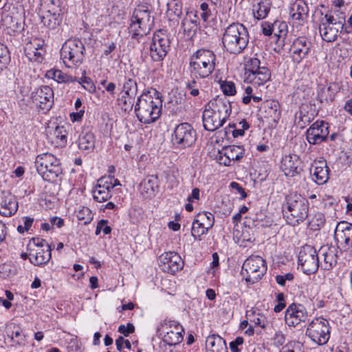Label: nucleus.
Returning <instances> with one entry per match:
<instances>
[{
  "instance_id": "f257e3e1",
  "label": "nucleus",
  "mask_w": 352,
  "mask_h": 352,
  "mask_svg": "<svg viewBox=\"0 0 352 352\" xmlns=\"http://www.w3.org/2000/svg\"><path fill=\"white\" fill-rule=\"evenodd\" d=\"M155 17L148 6L139 5L133 10L129 34L132 38H138L148 34L154 26Z\"/></svg>"
},
{
  "instance_id": "f03ea898",
  "label": "nucleus",
  "mask_w": 352,
  "mask_h": 352,
  "mask_svg": "<svg viewBox=\"0 0 352 352\" xmlns=\"http://www.w3.org/2000/svg\"><path fill=\"white\" fill-rule=\"evenodd\" d=\"M249 34L246 28L241 23H233L225 30L222 37L224 48L230 54H239L247 47Z\"/></svg>"
},
{
  "instance_id": "7ed1b4c3",
  "label": "nucleus",
  "mask_w": 352,
  "mask_h": 352,
  "mask_svg": "<svg viewBox=\"0 0 352 352\" xmlns=\"http://www.w3.org/2000/svg\"><path fill=\"white\" fill-rule=\"evenodd\" d=\"M162 107V100L158 96L143 94L138 98L135 105V112L141 122L150 124L160 118Z\"/></svg>"
},
{
  "instance_id": "20e7f679",
  "label": "nucleus",
  "mask_w": 352,
  "mask_h": 352,
  "mask_svg": "<svg viewBox=\"0 0 352 352\" xmlns=\"http://www.w3.org/2000/svg\"><path fill=\"white\" fill-rule=\"evenodd\" d=\"M285 201V217L289 224L294 226L307 218L309 202L307 199L297 192H290Z\"/></svg>"
},
{
  "instance_id": "39448f33",
  "label": "nucleus",
  "mask_w": 352,
  "mask_h": 352,
  "mask_svg": "<svg viewBox=\"0 0 352 352\" xmlns=\"http://www.w3.org/2000/svg\"><path fill=\"white\" fill-rule=\"evenodd\" d=\"M215 65V54L210 50L199 49L190 57V72L196 77L204 78L213 72Z\"/></svg>"
},
{
  "instance_id": "423d86ee",
  "label": "nucleus",
  "mask_w": 352,
  "mask_h": 352,
  "mask_svg": "<svg viewBox=\"0 0 352 352\" xmlns=\"http://www.w3.org/2000/svg\"><path fill=\"white\" fill-rule=\"evenodd\" d=\"M35 167L42 178L47 182H56L63 174L60 161L51 153L38 155L35 159Z\"/></svg>"
},
{
  "instance_id": "0eeeda50",
  "label": "nucleus",
  "mask_w": 352,
  "mask_h": 352,
  "mask_svg": "<svg viewBox=\"0 0 352 352\" xmlns=\"http://www.w3.org/2000/svg\"><path fill=\"white\" fill-rule=\"evenodd\" d=\"M85 46L79 39L66 41L60 50V58L64 65L69 68L80 65L85 58Z\"/></svg>"
},
{
  "instance_id": "6e6552de",
  "label": "nucleus",
  "mask_w": 352,
  "mask_h": 352,
  "mask_svg": "<svg viewBox=\"0 0 352 352\" xmlns=\"http://www.w3.org/2000/svg\"><path fill=\"white\" fill-rule=\"evenodd\" d=\"M344 19L336 18L329 14H325L320 20L319 32L322 38L327 42L334 41L339 32L344 28Z\"/></svg>"
},
{
  "instance_id": "1a4fd4ad",
  "label": "nucleus",
  "mask_w": 352,
  "mask_h": 352,
  "mask_svg": "<svg viewBox=\"0 0 352 352\" xmlns=\"http://www.w3.org/2000/svg\"><path fill=\"white\" fill-rule=\"evenodd\" d=\"M242 268L246 282L252 284L260 280L267 270L265 260L259 256H250L245 261Z\"/></svg>"
},
{
  "instance_id": "9d476101",
  "label": "nucleus",
  "mask_w": 352,
  "mask_h": 352,
  "mask_svg": "<svg viewBox=\"0 0 352 352\" xmlns=\"http://www.w3.org/2000/svg\"><path fill=\"white\" fill-rule=\"evenodd\" d=\"M306 335L317 344H325L330 338L329 322L323 318H315L309 323Z\"/></svg>"
},
{
  "instance_id": "9b49d317",
  "label": "nucleus",
  "mask_w": 352,
  "mask_h": 352,
  "mask_svg": "<svg viewBox=\"0 0 352 352\" xmlns=\"http://www.w3.org/2000/svg\"><path fill=\"white\" fill-rule=\"evenodd\" d=\"M298 265L306 274H314L320 266L319 255L316 249L309 245L302 246L298 254Z\"/></svg>"
},
{
  "instance_id": "f8f14e48",
  "label": "nucleus",
  "mask_w": 352,
  "mask_h": 352,
  "mask_svg": "<svg viewBox=\"0 0 352 352\" xmlns=\"http://www.w3.org/2000/svg\"><path fill=\"white\" fill-rule=\"evenodd\" d=\"M170 41L165 32L158 30L153 36L150 45V56L154 61H160L166 56Z\"/></svg>"
},
{
  "instance_id": "ddd939ff",
  "label": "nucleus",
  "mask_w": 352,
  "mask_h": 352,
  "mask_svg": "<svg viewBox=\"0 0 352 352\" xmlns=\"http://www.w3.org/2000/svg\"><path fill=\"white\" fill-rule=\"evenodd\" d=\"M196 132L190 124L184 122L176 126L173 134L175 144L182 148L190 146L196 140Z\"/></svg>"
},
{
  "instance_id": "4468645a",
  "label": "nucleus",
  "mask_w": 352,
  "mask_h": 352,
  "mask_svg": "<svg viewBox=\"0 0 352 352\" xmlns=\"http://www.w3.org/2000/svg\"><path fill=\"white\" fill-rule=\"evenodd\" d=\"M245 149L243 146L230 145L219 152L217 157L218 162L226 166H232L239 161L244 155Z\"/></svg>"
},
{
  "instance_id": "2eb2a0df",
  "label": "nucleus",
  "mask_w": 352,
  "mask_h": 352,
  "mask_svg": "<svg viewBox=\"0 0 352 352\" xmlns=\"http://www.w3.org/2000/svg\"><path fill=\"white\" fill-rule=\"evenodd\" d=\"M160 266L164 272L175 274L184 267V261L181 256L176 252H169L162 254L160 258Z\"/></svg>"
},
{
  "instance_id": "dca6fc26",
  "label": "nucleus",
  "mask_w": 352,
  "mask_h": 352,
  "mask_svg": "<svg viewBox=\"0 0 352 352\" xmlns=\"http://www.w3.org/2000/svg\"><path fill=\"white\" fill-rule=\"evenodd\" d=\"M327 123L316 121L306 131V138L311 144H318L324 141L329 135Z\"/></svg>"
},
{
  "instance_id": "f3484780",
  "label": "nucleus",
  "mask_w": 352,
  "mask_h": 352,
  "mask_svg": "<svg viewBox=\"0 0 352 352\" xmlns=\"http://www.w3.org/2000/svg\"><path fill=\"white\" fill-rule=\"evenodd\" d=\"M33 102L42 110L49 111L54 103V92L49 86H42L32 93Z\"/></svg>"
},
{
  "instance_id": "a211bd4d",
  "label": "nucleus",
  "mask_w": 352,
  "mask_h": 352,
  "mask_svg": "<svg viewBox=\"0 0 352 352\" xmlns=\"http://www.w3.org/2000/svg\"><path fill=\"white\" fill-rule=\"evenodd\" d=\"M113 178L110 177H101L98 180L92 192L94 200L102 203L110 199L111 191L116 186V184H113Z\"/></svg>"
},
{
  "instance_id": "6ab92c4d",
  "label": "nucleus",
  "mask_w": 352,
  "mask_h": 352,
  "mask_svg": "<svg viewBox=\"0 0 352 352\" xmlns=\"http://www.w3.org/2000/svg\"><path fill=\"white\" fill-rule=\"evenodd\" d=\"M307 318L305 308L301 305L292 304L285 311V322L289 327H296L301 322H305Z\"/></svg>"
},
{
  "instance_id": "aec40b11",
  "label": "nucleus",
  "mask_w": 352,
  "mask_h": 352,
  "mask_svg": "<svg viewBox=\"0 0 352 352\" xmlns=\"http://www.w3.org/2000/svg\"><path fill=\"white\" fill-rule=\"evenodd\" d=\"M338 250L335 246L323 245L319 251V259L321 268L324 270L332 269L338 262Z\"/></svg>"
},
{
  "instance_id": "412c9836",
  "label": "nucleus",
  "mask_w": 352,
  "mask_h": 352,
  "mask_svg": "<svg viewBox=\"0 0 352 352\" xmlns=\"http://www.w3.org/2000/svg\"><path fill=\"white\" fill-rule=\"evenodd\" d=\"M334 238L344 250L352 246V224L346 222L338 223L334 232Z\"/></svg>"
},
{
  "instance_id": "4be33fe9",
  "label": "nucleus",
  "mask_w": 352,
  "mask_h": 352,
  "mask_svg": "<svg viewBox=\"0 0 352 352\" xmlns=\"http://www.w3.org/2000/svg\"><path fill=\"white\" fill-rule=\"evenodd\" d=\"M311 43L304 36L295 39L291 45L290 52L294 62L299 63L310 51Z\"/></svg>"
},
{
  "instance_id": "5701e85b",
  "label": "nucleus",
  "mask_w": 352,
  "mask_h": 352,
  "mask_svg": "<svg viewBox=\"0 0 352 352\" xmlns=\"http://www.w3.org/2000/svg\"><path fill=\"white\" fill-rule=\"evenodd\" d=\"M24 51L30 60L41 62L45 52L44 41L38 38H31L25 44Z\"/></svg>"
},
{
  "instance_id": "b1692460",
  "label": "nucleus",
  "mask_w": 352,
  "mask_h": 352,
  "mask_svg": "<svg viewBox=\"0 0 352 352\" xmlns=\"http://www.w3.org/2000/svg\"><path fill=\"white\" fill-rule=\"evenodd\" d=\"M206 108L210 109L224 122L229 118L232 111L231 104L226 98H217L210 100L206 106Z\"/></svg>"
},
{
  "instance_id": "393cba45",
  "label": "nucleus",
  "mask_w": 352,
  "mask_h": 352,
  "mask_svg": "<svg viewBox=\"0 0 352 352\" xmlns=\"http://www.w3.org/2000/svg\"><path fill=\"white\" fill-rule=\"evenodd\" d=\"M18 209V203L13 195L8 192H0V214L10 217Z\"/></svg>"
},
{
  "instance_id": "a878e982",
  "label": "nucleus",
  "mask_w": 352,
  "mask_h": 352,
  "mask_svg": "<svg viewBox=\"0 0 352 352\" xmlns=\"http://www.w3.org/2000/svg\"><path fill=\"white\" fill-rule=\"evenodd\" d=\"M329 168L325 161L314 162L311 168L312 179L318 185L325 184L329 177Z\"/></svg>"
},
{
  "instance_id": "bb28decb",
  "label": "nucleus",
  "mask_w": 352,
  "mask_h": 352,
  "mask_svg": "<svg viewBox=\"0 0 352 352\" xmlns=\"http://www.w3.org/2000/svg\"><path fill=\"white\" fill-rule=\"evenodd\" d=\"M309 8L303 0H296L291 4L289 8L290 17L298 21L299 24L303 23L308 18Z\"/></svg>"
},
{
  "instance_id": "cd10ccee",
  "label": "nucleus",
  "mask_w": 352,
  "mask_h": 352,
  "mask_svg": "<svg viewBox=\"0 0 352 352\" xmlns=\"http://www.w3.org/2000/svg\"><path fill=\"white\" fill-rule=\"evenodd\" d=\"M199 17L192 10L187 11L181 23V28L188 36H192L197 32Z\"/></svg>"
},
{
  "instance_id": "c85d7f7f",
  "label": "nucleus",
  "mask_w": 352,
  "mask_h": 352,
  "mask_svg": "<svg viewBox=\"0 0 352 352\" xmlns=\"http://www.w3.org/2000/svg\"><path fill=\"white\" fill-rule=\"evenodd\" d=\"M300 163L297 155H288L283 158L281 168L286 176L293 177L299 173Z\"/></svg>"
},
{
  "instance_id": "c756f323",
  "label": "nucleus",
  "mask_w": 352,
  "mask_h": 352,
  "mask_svg": "<svg viewBox=\"0 0 352 352\" xmlns=\"http://www.w3.org/2000/svg\"><path fill=\"white\" fill-rule=\"evenodd\" d=\"M170 330L164 336V340L169 345H175L183 340V327L177 322H170Z\"/></svg>"
},
{
  "instance_id": "7c9ffc66",
  "label": "nucleus",
  "mask_w": 352,
  "mask_h": 352,
  "mask_svg": "<svg viewBox=\"0 0 352 352\" xmlns=\"http://www.w3.org/2000/svg\"><path fill=\"white\" fill-rule=\"evenodd\" d=\"M159 186L158 178L156 175H150L142 181L139 190L145 197H151L155 195Z\"/></svg>"
},
{
  "instance_id": "2f4dec72",
  "label": "nucleus",
  "mask_w": 352,
  "mask_h": 352,
  "mask_svg": "<svg viewBox=\"0 0 352 352\" xmlns=\"http://www.w3.org/2000/svg\"><path fill=\"white\" fill-rule=\"evenodd\" d=\"M202 120L204 129L209 131L217 130L224 123L222 120L217 117V114L206 107L203 112Z\"/></svg>"
},
{
  "instance_id": "473e14b6",
  "label": "nucleus",
  "mask_w": 352,
  "mask_h": 352,
  "mask_svg": "<svg viewBox=\"0 0 352 352\" xmlns=\"http://www.w3.org/2000/svg\"><path fill=\"white\" fill-rule=\"evenodd\" d=\"M49 140L57 146H64L67 144V131L64 126H56L47 131Z\"/></svg>"
},
{
  "instance_id": "72a5a7b5",
  "label": "nucleus",
  "mask_w": 352,
  "mask_h": 352,
  "mask_svg": "<svg viewBox=\"0 0 352 352\" xmlns=\"http://www.w3.org/2000/svg\"><path fill=\"white\" fill-rule=\"evenodd\" d=\"M47 249L45 250L43 248H38L34 251L30 252L29 255L31 256L30 261L34 265H45L51 258V247L46 244Z\"/></svg>"
},
{
  "instance_id": "f704fd0d",
  "label": "nucleus",
  "mask_w": 352,
  "mask_h": 352,
  "mask_svg": "<svg viewBox=\"0 0 352 352\" xmlns=\"http://www.w3.org/2000/svg\"><path fill=\"white\" fill-rule=\"evenodd\" d=\"M62 13L46 11L45 14L41 16V22L49 29L54 30L62 22Z\"/></svg>"
},
{
  "instance_id": "c9c22d12",
  "label": "nucleus",
  "mask_w": 352,
  "mask_h": 352,
  "mask_svg": "<svg viewBox=\"0 0 352 352\" xmlns=\"http://www.w3.org/2000/svg\"><path fill=\"white\" fill-rule=\"evenodd\" d=\"M206 345L210 352H224L226 349V341L219 336H209L207 338Z\"/></svg>"
},
{
  "instance_id": "e433bc0d",
  "label": "nucleus",
  "mask_w": 352,
  "mask_h": 352,
  "mask_svg": "<svg viewBox=\"0 0 352 352\" xmlns=\"http://www.w3.org/2000/svg\"><path fill=\"white\" fill-rule=\"evenodd\" d=\"M259 69L260 72H254L253 74H248L247 78L252 83L262 85L270 79L271 72L265 66H263Z\"/></svg>"
},
{
  "instance_id": "4c0bfd02",
  "label": "nucleus",
  "mask_w": 352,
  "mask_h": 352,
  "mask_svg": "<svg viewBox=\"0 0 352 352\" xmlns=\"http://www.w3.org/2000/svg\"><path fill=\"white\" fill-rule=\"evenodd\" d=\"M78 147L80 150L89 153L95 148V137L91 132H86L80 135Z\"/></svg>"
},
{
  "instance_id": "58836bf2",
  "label": "nucleus",
  "mask_w": 352,
  "mask_h": 352,
  "mask_svg": "<svg viewBox=\"0 0 352 352\" xmlns=\"http://www.w3.org/2000/svg\"><path fill=\"white\" fill-rule=\"evenodd\" d=\"M2 25L8 30V33L14 32L21 28L19 19L11 14H5L1 19Z\"/></svg>"
},
{
  "instance_id": "ea45409f",
  "label": "nucleus",
  "mask_w": 352,
  "mask_h": 352,
  "mask_svg": "<svg viewBox=\"0 0 352 352\" xmlns=\"http://www.w3.org/2000/svg\"><path fill=\"white\" fill-rule=\"evenodd\" d=\"M270 10V7L267 2H260L255 5L253 8L254 16L260 20L265 18Z\"/></svg>"
},
{
  "instance_id": "a19ab883",
  "label": "nucleus",
  "mask_w": 352,
  "mask_h": 352,
  "mask_svg": "<svg viewBox=\"0 0 352 352\" xmlns=\"http://www.w3.org/2000/svg\"><path fill=\"white\" fill-rule=\"evenodd\" d=\"M197 222H200L202 226H205V228L210 229L214 222V215L208 212H201L198 213L195 217Z\"/></svg>"
},
{
  "instance_id": "79ce46f5",
  "label": "nucleus",
  "mask_w": 352,
  "mask_h": 352,
  "mask_svg": "<svg viewBox=\"0 0 352 352\" xmlns=\"http://www.w3.org/2000/svg\"><path fill=\"white\" fill-rule=\"evenodd\" d=\"M167 14L170 17H179L182 14V3L179 0H171L167 3Z\"/></svg>"
},
{
  "instance_id": "37998d69",
  "label": "nucleus",
  "mask_w": 352,
  "mask_h": 352,
  "mask_svg": "<svg viewBox=\"0 0 352 352\" xmlns=\"http://www.w3.org/2000/svg\"><path fill=\"white\" fill-rule=\"evenodd\" d=\"M122 92L126 96H135L138 92L135 80L132 78L126 79L122 86Z\"/></svg>"
},
{
  "instance_id": "c03bdc74",
  "label": "nucleus",
  "mask_w": 352,
  "mask_h": 352,
  "mask_svg": "<svg viewBox=\"0 0 352 352\" xmlns=\"http://www.w3.org/2000/svg\"><path fill=\"white\" fill-rule=\"evenodd\" d=\"M134 98L135 96H129L123 94L118 98V104L125 112H129L133 109Z\"/></svg>"
},
{
  "instance_id": "a18cd8bd",
  "label": "nucleus",
  "mask_w": 352,
  "mask_h": 352,
  "mask_svg": "<svg viewBox=\"0 0 352 352\" xmlns=\"http://www.w3.org/2000/svg\"><path fill=\"white\" fill-rule=\"evenodd\" d=\"M50 74H52V78L54 80L57 81L58 82H74L76 80V77H73L72 76H69L66 74H64L60 70H54L48 72V75Z\"/></svg>"
},
{
  "instance_id": "49530a36",
  "label": "nucleus",
  "mask_w": 352,
  "mask_h": 352,
  "mask_svg": "<svg viewBox=\"0 0 352 352\" xmlns=\"http://www.w3.org/2000/svg\"><path fill=\"white\" fill-rule=\"evenodd\" d=\"M246 316L248 319L254 322L256 325L262 328L265 327L266 321L263 315L256 313L255 311L250 310L246 312Z\"/></svg>"
},
{
  "instance_id": "de8ad7c7",
  "label": "nucleus",
  "mask_w": 352,
  "mask_h": 352,
  "mask_svg": "<svg viewBox=\"0 0 352 352\" xmlns=\"http://www.w3.org/2000/svg\"><path fill=\"white\" fill-rule=\"evenodd\" d=\"M9 52L6 46L0 43V70L6 67L10 62Z\"/></svg>"
},
{
  "instance_id": "09e8293b",
  "label": "nucleus",
  "mask_w": 352,
  "mask_h": 352,
  "mask_svg": "<svg viewBox=\"0 0 352 352\" xmlns=\"http://www.w3.org/2000/svg\"><path fill=\"white\" fill-rule=\"evenodd\" d=\"M221 89L225 95L233 96L236 94L235 85L232 81H220Z\"/></svg>"
},
{
  "instance_id": "8fccbe9b",
  "label": "nucleus",
  "mask_w": 352,
  "mask_h": 352,
  "mask_svg": "<svg viewBox=\"0 0 352 352\" xmlns=\"http://www.w3.org/2000/svg\"><path fill=\"white\" fill-rule=\"evenodd\" d=\"M208 230V228H205V226H202L200 222H197L196 219L195 218L191 230L192 235L193 236H200L206 234Z\"/></svg>"
},
{
  "instance_id": "3c124183",
  "label": "nucleus",
  "mask_w": 352,
  "mask_h": 352,
  "mask_svg": "<svg viewBox=\"0 0 352 352\" xmlns=\"http://www.w3.org/2000/svg\"><path fill=\"white\" fill-rule=\"evenodd\" d=\"M262 67L263 66L261 65V61L258 58H250L245 65L246 74L251 71H256V69H259Z\"/></svg>"
},
{
  "instance_id": "603ef678",
  "label": "nucleus",
  "mask_w": 352,
  "mask_h": 352,
  "mask_svg": "<svg viewBox=\"0 0 352 352\" xmlns=\"http://www.w3.org/2000/svg\"><path fill=\"white\" fill-rule=\"evenodd\" d=\"M44 3L46 6L47 10L50 12H55L62 13L60 9V0H44Z\"/></svg>"
},
{
  "instance_id": "864d4df0",
  "label": "nucleus",
  "mask_w": 352,
  "mask_h": 352,
  "mask_svg": "<svg viewBox=\"0 0 352 352\" xmlns=\"http://www.w3.org/2000/svg\"><path fill=\"white\" fill-rule=\"evenodd\" d=\"M301 348L300 342L293 341L283 346L280 352H302Z\"/></svg>"
},
{
  "instance_id": "5fc2aeb1",
  "label": "nucleus",
  "mask_w": 352,
  "mask_h": 352,
  "mask_svg": "<svg viewBox=\"0 0 352 352\" xmlns=\"http://www.w3.org/2000/svg\"><path fill=\"white\" fill-rule=\"evenodd\" d=\"M45 243L46 242L44 239L32 238L28 245V250L29 252H32L38 248H42Z\"/></svg>"
},
{
  "instance_id": "6e6d98bb",
  "label": "nucleus",
  "mask_w": 352,
  "mask_h": 352,
  "mask_svg": "<svg viewBox=\"0 0 352 352\" xmlns=\"http://www.w3.org/2000/svg\"><path fill=\"white\" fill-rule=\"evenodd\" d=\"M77 217L79 220H84L86 223L91 219V210L87 207H83L78 211Z\"/></svg>"
},
{
  "instance_id": "4d7b16f0",
  "label": "nucleus",
  "mask_w": 352,
  "mask_h": 352,
  "mask_svg": "<svg viewBox=\"0 0 352 352\" xmlns=\"http://www.w3.org/2000/svg\"><path fill=\"white\" fill-rule=\"evenodd\" d=\"M318 100L321 102H327L333 100V94H329L326 87H321L318 91Z\"/></svg>"
},
{
  "instance_id": "13d9d810",
  "label": "nucleus",
  "mask_w": 352,
  "mask_h": 352,
  "mask_svg": "<svg viewBox=\"0 0 352 352\" xmlns=\"http://www.w3.org/2000/svg\"><path fill=\"white\" fill-rule=\"evenodd\" d=\"M23 219L24 226L19 225L17 227V231L20 234H23L25 232H28L32 226V223L34 222V219L32 217H25Z\"/></svg>"
},
{
  "instance_id": "bf43d9fd",
  "label": "nucleus",
  "mask_w": 352,
  "mask_h": 352,
  "mask_svg": "<svg viewBox=\"0 0 352 352\" xmlns=\"http://www.w3.org/2000/svg\"><path fill=\"white\" fill-rule=\"evenodd\" d=\"M186 87L189 90L191 96H197L199 95L200 86L195 80L188 82L186 85Z\"/></svg>"
},
{
  "instance_id": "052dcab7",
  "label": "nucleus",
  "mask_w": 352,
  "mask_h": 352,
  "mask_svg": "<svg viewBox=\"0 0 352 352\" xmlns=\"http://www.w3.org/2000/svg\"><path fill=\"white\" fill-rule=\"evenodd\" d=\"M276 301L278 302V304L274 307V311L276 313H278L286 306L285 303V296L283 293H278L276 295Z\"/></svg>"
},
{
  "instance_id": "680f3d73",
  "label": "nucleus",
  "mask_w": 352,
  "mask_h": 352,
  "mask_svg": "<svg viewBox=\"0 0 352 352\" xmlns=\"http://www.w3.org/2000/svg\"><path fill=\"white\" fill-rule=\"evenodd\" d=\"M324 223V219L322 214H318V217L316 218V221L314 219H312L309 222V226L313 230H318L320 226H323Z\"/></svg>"
},
{
  "instance_id": "e2e57ef3",
  "label": "nucleus",
  "mask_w": 352,
  "mask_h": 352,
  "mask_svg": "<svg viewBox=\"0 0 352 352\" xmlns=\"http://www.w3.org/2000/svg\"><path fill=\"white\" fill-rule=\"evenodd\" d=\"M135 331V327L132 323H127L126 326L122 324L118 328V332L123 334L124 336H128L130 333Z\"/></svg>"
},
{
  "instance_id": "0e129e2a",
  "label": "nucleus",
  "mask_w": 352,
  "mask_h": 352,
  "mask_svg": "<svg viewBox=\"0 0 352 352\" xmlns=\"http://www.w3.org/2000/svg\"><path fill=\"white\" fill-rule=\"evenodd\" d=\"M243 344V338L242 337H237L234 340L230 342V349L231 352H241L239 346Z\"/></svg>"
},
{
  "instance_id": "69168bd1",
  "label": "nucleus",
  "mask_w": 352,
  "mask_h": 352,
  "mask_svg": "<svg viewBox=\"0 0 352 352\" xmlns=\"http://www.w3.org/2000/svg\"><path fill=\"white\" fill-rule=\"evenodd\" d=\"M116 344L117 346V349L119 351H122L123 345L125 346L126 348L130 349L131 347V342L128 340H124L122 336H120L116 340Z\"/></svg>"
},
{
  "instance_id": "338daca9",
  "label": "nucleus",
  "mask_w": 352,
  "mask_h": 352,
  "mask_svg": "<svg viewBox=\"0 0 352 352\" xmlns=\"http://www.w3.org/2000/svg\"><path fill=\"white\" fill-rule=\"evenodd\" d=\"M278 25V23H274L272 25L270 24H265L263 25V33L265 36H270L273 32H274L275 28Z\"/></svg>"
},
{
  "instance_id": "774afa93",
  "label": "nucleus",
  "mask_w": 352,
  "mask_h": 352,
  "mask_svg": "<svg viewBox=\"0 0 352 352\" xmlns=\"http://www.w3.org/2000/svg\"><path fill=\"white\" fill-rule=\"evenodd\" d=\"M285 336L282 332L278 331L275 333V336L274 337V341L276 344H277V345L283 344L285 342Z\"/></svg>"
}]
</instances>
